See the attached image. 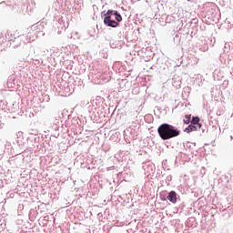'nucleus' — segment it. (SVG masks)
<instances>
[{
    "label": "nucleus",
    "mask_w": 233,
    "mask_h": 233,
    "mask_svg": "<svg viewBox=\"0 0 233 233\" xmlns=\"http://www.w3.org/2000/svg\"><path fill=\"white\" fill-rule=\"evenodd\" d=\"M167 199L171 203H177V194H176V191L169 192Z\"/></svg>",
    "instance_id": "obj_3"
},
{
    "label": "nucleus",
    "mask_w": 233,
    "mask_h": 233,
    "mask_svg": "<svg viewBox=\"0 0 233 233\" xmlns=\"http://www.w3.org/2000/svg\"><path fill=\"white\" fill-rule=\"evenodd\" d=\"M185 118H186L184 119L185 125H188V123H190V119L192 118V115H186Z\"/></svg>",
    "instance_id": "obj_7"
},
{
    "label": "nucleus",
    "mask_w": 233,
    "mask_h": 233,
    "mask_svg": "<svg viewBox=\"0 0 233 233\" xmlns=\"http://www.w3.org/2000/svg\"><path fill=\"white\" fill-rule=\"evenodd\" d=\"M157 132L163 141L172 139V137H177L180 134V131L170 124H161L157 128Z\"/></svg>",
    "instance_id": "obj_1"
},
{
    "label": "nucleus",
    "mask_w": 233,
    "mask_h": 233,
    "mask_svg": "<svg viewBox=\"0 0 233 233\" xmlns=\"http://www.w3.org/2000/svg\"><path fill=\"white\" fill-rule=\"evenodd\" d=\"M104 25H106V26H111L112 28H116V26H119V23L112 20V15H110V11L106 13V17L104 18Z\"/></svg>",
    "instance_id": "obj_2"
},
{
    "label": "nucleus",
    "mask_w": 233,
    "mask_h": 233,
    "mask_svg": "<svg viewBox=\"0 0 233 233\" xmlns=\"http://www.w3.org/2000/svg\"><path fill=\"white\" fill-rule=\"evenodd\" d=\"M109 14H111V15H115V19L117 21V23H121V21H123V17L121 15L117 14V12L112 13L109 11Z\"/></svg>",
    "instance_id": "obj_6"
},
{
    "label": "nucleus",
    "mask_w": 233,
    "mask_h": 233,
    "mask_svg": "<svg viewBox=\"0 0 233 233\" xmlns=\"http://www.w3.org/2000/svg\"><path fill=\"white\" fill-rule=\"evenodd\" d=\"M191 125H196L198 129H201V124L199 123V116H193Z\"/></svg>",
    "instance_id": "obj_5"
},
{
    "label": "nucleus",
    "mask_w": 233,
    "mask_h": 233,
    "mask_svg": "<svg viewBox=\"0 0 233 233\" xmlns=\"http://www.w3.org/2000/svg\"><path fill=\"white\" fill-rule=\"evenodd\" d=\"M198 130H199V127L194 124H191L185 128L184 132L190 134V132H198Z\"/></svg>",
    "instance_id": "obj_4"
}]
</instances>
